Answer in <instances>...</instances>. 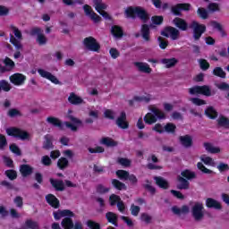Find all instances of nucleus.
<instances>
[{
  "label": "nucleus",
  "mask_w": 229,
  "mask_h": 229,
  "mask_svg": "<svg viewBox=\"0 0 229 229\" xmlns=\"http://www.w3.org/2000/svg\"><path fill=\"white\" fill-rule=\"evenodd\" d=\"M100 144H103L104 146H107L108 148H114V146H117V142L112 140V138H102L100 140Z\"/></svg>",
  "instance_id": "obj_29"
},
{
  "label": "nucleus",
  "mask_w": 229,
  "mask_h": 229,
  "mask_svg": "<svg viewBox=\"0 0 229 229\" xmlns=\"http://www.w3.org/2000/svg\"><path fill=\"white\" fill-rule=\"evenodd\" d=\"M199 64L200 69H202V71H207V69H208V67H210V64L205 59H199Z\"/></svg>",
  "instance_id": "obj_60"
},
{
  "label": "nucleus",
  "mask_w": 229,
  "mask_h": 229,
  "mask_svg": "<svg viewBox=\"0 0 229 229\" xmlns=\"http://www.w3.org/2000/svg\"><path fill=\"white\" fill-rule=\"evenodd\" d=\"M106 218L107 219L108 223L114 225V226H117V214L114 212H107L106 214Z\"/></svg>",
  "instance_id": "obj_28"
},
{
  "label": "nucleus",
  "mask_w": 229,
  "mask_h": 229,
  "mask_svg": "<svg viewBox=\"0 0 229 229\" xmlns=\"http://www.w3.org/2000/svg\"><path fill=\"white\" fill-rule=\"evenodd\" d=\"M216 87H217L219 90H229V85L226 82L217 83Z\"/></svg>",
  "instance_id": "obj_64"
},
{
  "label": "nucleus",
  "mask_w": 229,
  "mask_h": 229,
  "mask_svg": "<svg viewBox=\"0 0 229 229\" xmlns=\"http://www.w3.org/2000/svg\"><path fill=\"white\" fill-rule=\"evenodd\" d=\"M47 202L50 204L54 208H58L60 207V201H58V199L55 197L53 194H48L46 196Z\"/></svg>",
  "instance_id": "obj_24"
},
{
  "label": "nucleus",
  "mask_w": 229,
  "mask_h": 229,
  "mask_svg": "<svg viewBox=\"0 0 229 229\" xmlns=\"http://www.w3.org/2000/svg\"><path fill=\"white\" fill-rule=\"evenodd\" d=\"M93 6L96 12L102 15L106 19V21H110V19H112L110 14L105 11L106 10V8H108V5L103 3V0H93Z\"/></svg>",
  "instance_id": "obj_6"
},
{
  "label": "nucleus",
  "mask_w": 229,
  "mask_h": 229,
  "mask_svg": "<svg viewBox=\"0 0 229 229\" xmlns=\"http://www.w3.org/2000/svg\"><path fill=\"white\" fill-rule=\"evenodd\" d=\"M149 110L150 113H148L143 118L146 124H155L158 119H165V113L158 109L157 106H152Z\"/></svg>",
  "instance_id": "obj_2"
},
{
  "label": "nucleus",
  "mask_w": 229,
  "mask_h": 229,
  "mask_svg": "<svg viewBox=\"0 0 229 229\" xmlns=\"http://www.w3.org/2000/svg\"><path fill=\"white\" fill-rule=\"evenodd\" d=\"M55 221H60L62 217H65L62 220L61 225L64 229H83V226L80 222H72L71 217H74V213L69 209L57 210L53 213Z\"/></svg>",
  "instance_id": "obj_1"
},
{
  "label": "nucleus",
  "mask_w": 229,
  "mask_h": 229,
  "mask_svg": "<svg viewBox=\"0 0 229 229\" xmlns=\"http://www.w3.org/2000/svg\"><path fill=\"white\" fill-rule=\"evenodd\" d=\"M211 26L212 28H214L215 30H218L222 35V37H225L226 34L225 33V30H223V27L221 26V24L216 22V21H212L211 22Z\"/></svg>",
  "instance_id": "obj_53"
},
{
  "label": "nucleus",
  "mask_w": 229,
  "mask_h": 229,
  "mask_svg": "<svg viewBox=\"0 0 229 229\" xmlns=\"http://www.w3.org/2000/svg\"><path fill=\"white\" fill-rule=\"evenodd\" d=\"M125 15L131 19L139 17L143 22H146L149 19L148 13L142 7H129L125 10Z\"/></svg>",
  "instance_id": "obj_3"
},
{
  "label": "nucleus",
  "mask_w": 229,
  "mask_h": 229,
  "mask_svg": "<svg viewBox=\"0 0 229 229\" xmlns=\"http://www.w3.org/2000/svg\"><path fill=\"white\" fill-rule=\"evenodd\" d=\"M118 164H120V165H123V167H130V164H131V161H130V159L128 158H118L117 160Z\"/></svg>",
  "instance_id": "obj_56"
},
{
  "label": "nucleus",
  "mask_w": 229,
  "mask_h": 229,
  "mask_svg": "<svg viewBox=\"0 0 229 229\" xmlns=\"http://www.w3.org/2000/svg\"><path fill=\"white\" fill-rule=\"evenodd\" d=\"M111 32L115 38H121V37H123V29L117 25L112 27Z\"/></svg>",
  "instance_id": "obj_33"
},
{
  "label": "nucleus",
  "mask_w": 229,
  "mask_h": 229,
  "mask_svg": "<svg viewBox=\"0 0 229 229\" xmlns=\"http://www.w3.org/2000/svg\"><path fill=\"white\" fill-rule=\"evenodd\" d=\"M205 114L209 117V119H216V117H217V111H216L212 106L206 109Z\"/></svg>",
  "instance_id": "obj_39"
},
{
  "label": "nucleus",
  "mask_w": 229,
  "mask_h": 229,
  "mask_svg": "<svg viewBox=\"0 0 229 229\" xmlns=\"http://www.w3.org/2000/svg\"><path fill=\"white\" fill-rule=\"evenodd\" d=\"M67 165H69V160H67V158L65 157H61L57 161V166L59 167V169H65Z\"/></svg>",
  "instance_id": "obj_43"
},
{
  "label": "nucleus",
  "mask_w": 229,
  "mask_h": 229,
  "mask_svg": "<svg viewBox=\"0 0 229 229\" xmlns=\"http://www.w3.org/2000/svg\"><path fill=\"white\" fill-rule=\"evenodd\" d=\"M161 64L165 65L166 69H171L172 67H174L176 64H178V59L172 57V58H164L161 59Z\"/></svg>",
  "instance_id": "obj_20"
},
{
  "label": "nucleus",
  "mask_w": 229,
  "mask_h": 229,
  "mask_svg": "<svg viewBox=\"0 0 229 229\" xmlns=\"http://www.w3.org/2000/svg\"><path fill=\"white\" fill-rule=\"evenodd\" d=\"M134 67H136L137 71L139 72H144L145 74H151L152 69L151 67L148 64V63L144 62H134L133 63Z\"/></svg>",
  "instance_id": "obj_15"
},
{
  "label": "nucleus",
  "mask_w": 229,
  "mask_h": 229,
  "mask_svg": "<svg viewBox=\"0 0 229 229\" xmlns=\"http://www.w3.org/2000/svg\"><path fill=\"white\" fill-rule=\"evenodd\" d=\"M206 206L208 208H216V210H221V203L212 198L207 199Z\"/></svg>",
  "instance_id": "obj_21"
},
{
  "label": "nucleus",
  "mask_w": 229,
  "mask_h": 229,
  "mask_svg": "<svg viewBox=\"0 0 229 229\" xmlns=\"http://www.w3.org/2000/svg\"><path fill=\"white\" fill-rule=\"evenodd\" d=\"M68 101L71 103V105H83L85 101L81 97L76 95V93L72 92L70 93V96L68 97Z\"/></svg>",
  "instance_id": "obj_17"
},
{
  "label": "nucleus",
  "mask_w": 229,
  "mask_h": 229,
  "mask_svg": "<svg viewBox=\"0 0 229 229\" xmlns=\"http://www.w3.org/2000/svg\"><path fill=\"white\" fill-rule=\"evenodd\" d=\"M47 123L62 130V121L55 116H47Z\"/></svg>",
  "instance_id": "obj_25"
},
{
  "label": "nucleus",
  "mask_w": 229,
  "mask_h": 229,
  "mask_svg": "<svg viewBox=\"0 0 229 229\" xmlns=\"http://www.w3.org/2000/svg\"><path fill=\"white\" fill-rule=\"evenodd\" d=\"M9 80L13 85L21 87V85H24L26 81V76L22 73H14L9 77Z\"/></svg>",
  "instance_id": "obj_13"
},
{
  "label": "nucleus",
  "mask_w": 229,
  "mask_h": 229,
  "mask_svg": "<svg viewBox=\"0 0 229 229\" xmlns=\"http://www.w3.org/2000/svg\"><path fill=\"white\" fill-rule=\"evenodd\" d=\"M154 180L156 181L157 185H158V187L161 189L169 188V182H167L163 177H155Z\"/></svg>",
  "instance_id": "obj_32"
},
{
  "label": "nucleus",
  "mask_w": 229,
  "mask_h": 229,
  "mask_svg": "<svg viewBox=\"0 0 229 229\" xmlns=\"http://www.w3.org/2000/svg\"><path fill=\"white\" fill-rule=\"evenodd\" d=\"M8 115H9V117H21V115H22V114H21V111H19L17 109H10L8 111Z\"/></svg>",
  "instance_id": "obj_59"
},
{
  "label": "nucleus",
  "mask_w": 229,
  "mask_h": 229,
  "mask_svg": "<svg viewBox=\"0 0 229 229\" xmlns=\"http://www.w3.org/2000/svg\"><path fill=\"white\" fill-rule=\"evenodd\" d=\"M83 44L85 47L89 49V51H95V52L99 51V48H100L99 43H98L96 38L92 37L84 38Z\"/></svg>",
  "instance_id": "obj_10"
},
{
  "label": "nucleus",
  "mask_w": 229,
  "mask_h": 229,
  "mask_svg": "<svg viewBox=\"0 0 229 229\" xmlns=\"http://www.w3.org/2000/svg\"><path fill=\"white\" fill-rule=\"evenodd\" d=\"M38 72L41 78H45L46 80H48L55 85H60V81H58V78L56 76L53 75L51 72L44 70V69H38Z\"/></svg>",
  "instance_id": "obj_12"
},
{
  "label": "nucleus",
  "mask_w": 229,
  "mask_h": 229,
  "mask_svg": "<svg viewBox=\"0 0 229 229\" xmlns=\"http://www.w3.org/2000/svg\"><path fill=\"white\" fill-rule=\"evenodd\" d=\"M110 191V188L106 187L103 184H98L97 186V192H98V194H106V192H108Z\"/></svg>",
  "instance_id": "obj_50"
},
{
  "label": "nucleus",
  "mask_w": 229,
  "mask_h": 229,
  "mask_svg": "<svg viewBox=\"0 0 229 229\" xmlns=\"http://www.w3.org/2000/svg\"><path fill=\"white\" fill-rule=\"evenodd\" d=\"M4 64L5 67L7 68V71H13V67H15V63L9 57H6L4 60Z\"/></svg>",
  "instance_id": "obj_42"
},
{
  "label": "nucleus",
  "mask_w": 229,
  "mask_h": 229,
  "mask_svg": "<svg viewBox=\"0 0 229 229\" xmlns=\"http://www.w3.org/2000/svg\"><path fill=\"white\" fill-rule=\"evenodd\" d=\"M116 124L119 128L126 130L128 128V123L126 122V113L122 112L120 117L116 120Z\"/></svg>",
  "instance_id": "obj_22"
},
{
  "label": "nucleus",
  "mask_w": 229,
  "mask_h": 229,
  "mask_svg": "<svg viewBox=\"0 0 229 229\" xmlns=\"http://www.w3.org/2000/svg\"><path fill=\"white\" fill-rule=\"evenodd\" d=\"M161 35L167 38H170L172 40H178L180 38V30L174 27H167L161 32Z\"/></svg>",
  "instance_id": "obj_8"
},
{
  "label": "nucleus",
  "mask_w": 229,
  "mask_h": 229,
  "mask_svg": "<svg viewBox=\"0 0 229 229\" xmlns=\"http://www.w3.org/2000/svg\"><path fill=\"white\" fill-rule=\"evenodd\" d=\"M139 212H140V207L135 206V204H132L131 206V216H134L135 217H137V216H139Z\"/></svg>",
  "instance_id": "obj_57"
},
{
  "label": "nucleus",
  "mask_w": 229,
  "mask_h": 229,
  "mask_svg": "<svg viewBox=\"0 0 229 229\" xmlns=\"http://www.w3.org/2000/svg\"><path fill=\"white\" fill-rule=\"evenodd\" d=\"M0 87L1 90H4V92H10V90H12V85H10L9 81L4 80L0 81Z\"/></svg>",
  "instance_id": "obj_38"
},
{
  "label": "nucleus",
  "mask_w": 229,
  "mask_h": 229,
  "mask_svg": "<svg viewBox=\"0 0 229 229\" xmlns=\"http://www.w3.org/2000/svg\"><path fill=\"white\" fill-rule=\"evenodd\" d=\"M201 162H203L206 165H211L212 167H216V161L210 157L201 156Z\"/></svg>",
  "instance_id": "obj_34"
},
{
  "label": "nucleus",
  "mask_w": 229,
  "mask_h": 229,
  "mask_svg": "<svg viewBox=\"0 0 229 229\" xmlns=\"http://www.w3.org/2000/svg\"><path fill=\"white\" fill-rule=\"evenodd\" d=\"M32 35H38L37 42L39 46H44L47 42V38L42 33H40V29H34L32 30Z\"/></svg>",
  "instance_id": "obj_19"
},
{
  "label": "nucleus",
  "mask_w": 229,
  "mask_h": 229,
  "mask_svg": "<svg viewBox=\"0 0 229 229\" xmlns=\"http://www.w3.org/2000/svg\"><path fill=\"white\" fill-rule=\"evenodd\" d=\"M165 131H166L167 133H174L175 130H176V125H174V123H166V125L164 127Z\"/></svg>",
  "instance_id": "obj_47"
},
{
  "label": "nucleus",
  "mask_w": 229,
  "mask_h": 229,
  "mask_svg": "<svg viewBox=\"0 0 229 229\" xmlns=\"http://www.w3.org/2000/svg\"><path fill=\"white\" fill-rule=\"evenodd\" d=\"M217 123H218L219 126H222L223 128L229 127V119L225 116H220L217 119Z\"/></svg>",
  "instance_id": "obj_41"
},
{
  "label": "nucleus",
  "mask_w": 229,
  "mask_h": 229,
  "mask_svg": "<svg viewBox=\"0 0 229 229\" xmlns=\"http://www.w3.org/2000/svg\"><path fill=\"white\" fill-rule=\"evenodd\" d=\"M70 121H72V123H65V126L67 128H70V130H72V131H76L78 130V125L81 124V121H80L78 118L72 116V115H69L68 116Z\"/></svg>",
  "instance_id": "obj_16"
},
{
  "label": "nucleus",
  "mask_w": 229,
  "mask_h": 229,
  "mask_svg": "<svg viewBox=\"0 0 229 229\" xmlns=\"http://www.w3.org/2000/svg\"><path fill=\"white\" fill-rule=\"evenodd\" d=\"M198 15L200 19H208V12L205 10V8H199L197 11Z\"/></svg>",
  "instance_id": "obj_51"
},
{
  "label": "nucleus",
  "mask_w": 229,
  "mask_h": 229,
  "mask_svg": "<svg viewBox=\"0 0 229 229\" xmlns=\"http://www.w3.org/2000/svg\"><path fill=\"white\" fill-rule=\"evenodd\" d=\"M216 169H218L220 173H224V171H229V165L225 163H219V165L216 166Z\"/></svg>",
  "instance_id": "obj_62"
},
{
  "label": "nucleus",
  "mask_w": 229,
  "mask_h": 229,
  "mask_svg": "<svg viewBox=\"0 0 229 229\" xmlns=\"http://www.w3.org/2000/svg\"><path fill=\"white\" fill-rule=\"evenodd\" d=\"M44 149H53V136L46 135L43 143Z\"/></svg>",
  "instance_id": "obj_31"
},
{
  "label": "nucleus",
  "mask_w": 229,
  "mask_h": 229,
  "mask_svg": "<svg viewBox=\"0 0 229 229\" xmlns=\"http://www.w3.org/2000/svg\"><path fill=\"white\" fill-rule=\"evenodd\" d=\"M116 175L118 176V178H120V180H128L130 174L124 170H118L116 172Z\"/></svg>",
  "instance_id": "obj_45"
},
{
  "label": "nucleus",
  "mask_w": 229,
  "mask_h": 229,
  "mask_svg": "<svg viewBox=\"0 0 229 229\" xmlns=\"http://www.w3.org/2000/svg\"><path fill=\"white\" fill-rule=\"evenodd\" d=\"M191 216L196 221H202L203 217H205V208L203 207V203H194L191 208Z\"/></svg>",
  "instance_id": "obj_5"
},
{
  "label": "nucleus",
  "mask_w": 229,
  "mask_h": 229,
  "mask_svg": "<svg viewBox=\"0 0 229 229\" xmlns=\"http://www.w3.org/2000/svg\"><path fill=\"white\" fill-rule=\"evenodd\" d=\"M179 184L177 186L180 190H187L189 189V181L185 180L183 177L178 178Z\"/></svg>",
  "instance_id": "obj_36"
},
{
  "label": "nucleus",
  "mask_w": 229,
  "mask_h": 229,
  "mask_svg": "<svg viewBox=\"0 0 229 229\" xmlns=\"http://www.w3.org/2000/svg\"><path fill=\"white\" fill-rule=\"evenodd\" d=\"M87 225L89 226V228L90 229H100V225L99 224L92 221V220H89L87 222Z\"/></svg>",
  "instance_id": "obj_63"
},
{
  "label": "nucleus",
  "mask_w": 229,
  "mask_h": 229,
  "mask_svg": "<svg viewBox=\"0 0 229 229\" xmlns=\"http://www.w3.org/2000/svg\"><path fill=\"white\" fill-rule=\"evenodd\" d=\"M112 184L114 186L115 189H117L118 191H126V184L121 182L119 180L117 179H114L112 181Z\"/></svg>",
  "instance_id": "obj_37"
},
{
  "label": "nucleus",
  "mask_w": 229,
  "mask_h": 229,
  "mask_svg": "<svg viewBox=\"0 0 229 229\" xmlns=\"http://www.w3.org/2000/svg\"><path fill=\"white\" fill-rule=\"evenodd\" d=\"M109 54L111 55V57L115 60L116 58H119L121 55V53L116 48H111L109 50Z\"/></svg>",
  "instance_id": "obj_61"
},
{
  "label": "nucleus",
  "mask_w": 229,
  "mask_h": 229,
  "mask_svg": "<svg viewBox=\"0 0 229 229\" xmlns=\"http://www.w3.org/2000/svg\"><path fill=\"white\" fill-rule=\"evenodd\" d=\"M141 35L146 42H149V26L142 25L141 27Z\"/></svg>",
  "instance_id": "obj_35"
},
{
  "label": "nucleus",
  "mask_w": 229,
  "mask_h": 229,
  "mask_svg": "<svg viewBox=\"0 0 229 229\" xmlns=\"http://www.w3.org/2000/svg\"><path fill=\"white\" fill-rule=\"evenodd\" d=\"M182 176H183L184 178H187V180H192V178L196 177V174H194V172L185 170L182 172Z\"/></svg>",
  "instance_id": "obj_52"
},
{
  "label": "nucleus",
  "mask_w": 229,
  "mask_h": 229,
  "mask_svg": "<svg viewBox=\"0 0 229 229\" xmlns=\"http://www.w3.org/2000/svg\"><path fill=\"white\" fill-rule=\"evenodd\" d=\"M173 23L176 26V28H179L182 31H187V29L189 28V25L187 24V21L182 18H175L173 21Z\"/></svg>",
  "instance_id": "obj_18"
},
{
  "label": "nucleus",
  "mask_w": 229,
  "mask_h": 229,
  "mask_svg": "<svg viewBox=\"0 0 229 229\" xmlns=\"http://www.w3.org/2000/svg\"><path fill=\"white\" fill-rule=\"evenodd\" d=\"M180 142L184 148H191L192 146V137L190 135L181 136Z\"/></svg>",
  "instance_id": "obj_27"
},
{
  "label": "nucleus",
  "mask_w": 229,
  "mask_h": 229,
  "mask_svg": "<svg viewBox=\"0 0 229 229\" xmlns=\"http://www.w3.org/2000/svg\"><path fill=\"white\" fill-rule=\"evenodd\" d=\"M204 148L208 153H211L212 155H217L218 153H221V148L216 147L211 143H204Z\"/></svg>",
  "instance_id": "obj_23"
},
{
  "label": "nucleus",
  "mask_w": 229,
  "mask_h": 229,
  "mask_svg": "<svg viewBox=\"0 0 229 229\" xmlns=\"http://www.w3.org/2000/svg\"><path fill=\"white\" fill-rule=\"evenodd\" d=\"M197 167L198 169H199V171H201L202 173H204L205 174H212V170L207 168L204 166L203 163L199 162L197 164Z\"/></svg>",
  "instance_id": "obj_46"
},
{
  "label": "nucleus",
  "mask_w": 229,
  "mask_h": 229,
  "mask_svg": "<svg viewBox=\"0 0 229 229\" xmlns=\"http://www.w3.org/2000/svg\"><path fill=\"white\" fill-rule=\"evenodd\" d=\"M208 12H220L221 7H219V4L216 3H211L208 5Z\"/></svg>",
  "instance_id": "obj_48"
},
{
  "label": "nucleus",
  "mask_w": 229,
  "mask_h": 229,
  "mask_svg": "<svg viewBox=\"0 0 229 229\" xmlns=\"http://www.w3.org/2000/svg\"><path fill=\"white\" fill-rule=\"evenodd\" d=\"M25 226H27V228H30V229H38V224L37 222H33L31 220H27L25 223Z\"/></svg>",
  "instance_id": "obj_58"
},
{
  "label": "nucleus",
  "mask_w": 229,
  "mask_h": 229,
  "mask_svg": "<svg viewBox=\"0 0 229 229\" xmlns=\"http://www.w3.org/2000/svg\"><path fill=\"white\" fill-rule=\"evenodd\" d=\"M119 201H121V197H119L115 194H112L109 197V203H110L111 207H114V205H117V203H119Z\"/></svg>",
  "instance_id": "obj_44"
},
{
  "label": "nucleus",
  "mask_w": 229,
  "mask_h": 229,
  "mask_svg": "<svg viewBox=\"0 0 229 229\" xmlns=\"http://www.w3.org/2000/svg\"><path fill=\"white\" fill-rule=\"evenodd\" d=\"M83 10L87 15V17H89L93 22H100L101 17L95 13V12L92 10V7H90L89 4H85L83 6Z\"/></svg>",
  "instance_id": "obj_14"
},
{
  "label": "nucleus",
  "mask_w": 229,
  "mask_h": 229,
  "mask_svg": "<svg viewBox=\"0 0 229 229\" xmlns=\"http://www.w3.org/2000/svg\"><path fill=\"white\" fill-rule=\"evenodd\" d=\"M190 101H191V103H193V105H196L197 106H201V105H207V102L205 100L198 98H191Z\"/></svg>",
  "instance_id": "obj_55"
},
{
  "label": "nucleus",
  "mask_w": 229,
  "mask_h": 229,
  "mask_svg": "<svg viewBox=\"0 0 229 229\" xmlns=\"http://www.w3.org/2000/svg\"><path fill=\"white\" fill-rule=\"evenodd\" d=\"M190 94L194 96L195 94H202L203 96H212L210 87L208 86H195L189 89Z\"/></svg>",
  "instance_id": "obj_9"
},
{
  "label": "nucleus",
  "mask_w": 229,
  "mask_h": 229,
  "mask_svg": "<svg viewBox=\"0 0 229 229\" xmlns=\"http://www.w3.org/2000/svg\"><path fill=\"white\" fill-rule=\"evenodd\" d=\"M191 4H177L171 7V12L174 15H182V12H189Z\"/></svg>",
  "instance_id": "obj_11"
},
{
  "label": "nucleus",
  "mask_w": 229,
  "mask_h": 229,
  "mask_svg": "<svg viewBox=\"0 0 229 229\" xmlns=\"http://www.w3.org/2000/svg\"><path fill=\"white\" fill-rule=\"evenodd\" d=\"M136 101H140L141 103H149L151 101V95H144L141 97H136Z\"/></svg>",
  "instance_id": "obj_49"
},
{
  "label": "nucleus",
  "mask_w": 229,
  "mask_h": 229,
  "mask_svg": "<svg viewBox=\"0 0 229 229\" xmlns=\"http://www.w3.org/2000/svg\"><path fill=\"white\" fill-rule=\"evenodd\" d=\"M20 172L22 176H30L33 173V168L28 165H21L20 167Z\"/></svg>",
  "instance_id": "obj_30"
},
{
  "label": "nucleus",
  "mask_w": 229,
  "mask_h": 229,
  "mask_svg": "<svg viewBox=\"0 0 229 229\" xmlns=\"http://www.w3.org/2000/svg\"><path fill=\"white\" fill-rule=\"evenodd\" d=\"M5 131L10 137H15L16 139H20L21 140H28V139H30V133L19 128L10 127L7 128Z\"/></svg>",
  "instance_id": "obj_4"
},
{
  "label": "nucleus",
  "mask_w": 229,
  "mask_h": 229,
  "mask_svg": "<svg viewBox=\"0 0 229 229\" xmlns=\"http://www.w3.org/2000/svg\"><path fill=\"white\" fill-rule=\"evenodd\" d=\"M213 74L215 76H218V78H226V72L223 71V68L221 67H216L213 70Z\"/></svg>",
  "instance_id": "obj_40"
},
{
  "label": "nucleus",
  "mask_w": 229,
  "mask_h": 229,
  "mask_svg": "<svg viewBox=\"0 0 229 229\" xmlns=\"http://www.w3.org/2000/svg\"><path fill=\"white\" fill-rule=\"evenodd\" d=\"M191 28L193 30V38L194 40H199L201 36L205 33L207 27L203 24L198 23V21H193L191 24Z\"/></svg>",
  "instance_id": "obj_7"
},
{
  "label": "nucleus",
  "mask_w": 229,
  "mask_h": 229,
  "mask_svg": "<svg viewBox=\"0 0 229 229\" xmlns=\"http://www.w3.org/2000/svg\"><path fill=\"white\" fill-rule=\"evenodd\" d=\"M50 183L55 188V191H64L65 189V184L62 180L50 179Z\"/></svg>",
  "instance_id": "obj_26"
},
{
  "label": "nucleus",
  "mask_w": 229,
  "mask_h": 229,
  "mask_svg": "<svg viewBox=\"0 0 229 229\" xmlns=\"http://www.w3.org/2000/svg\"><path fill=\"white\" fill-rule=\"evenodd\" d=\"M157 40L159 42V47L160 49H165L167 46H169V42L165 39H164L162 37H158Z\"/></svg>",
  "instance_id": "obj_54"
}]
</instances>
